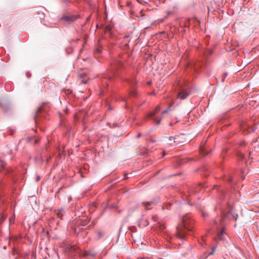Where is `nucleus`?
Instances as JSON below:
<instances>
[{
    "instance_id": "nucleus-12",
    "label": "nucleus",
    "mask_w": 259,
    "mask_h": 259,
    "mask_svg": "<svg viewBox=\"0 0 259 259\" xmlns=\"http://www.w3.org/2000/svg\"><path fill=\"white\" fill-rule=\"evenodd\" d=\"M149 225L148 220L144 218L143 216L139 221V226L140 227H145Z\"/></svg>"
},
{
    "instance_id": "nucleus-51",
    "label": "nucleus",
    "mask_w": 259,
    "mask_h": 259,
    "mask_svg": "<svg viewBox=\"0 0 259 259\" xmlns=\"http://www.w3.org/2000/svg\"><path fill=\"white\" fill-rule=\"evenodd\" d=\"M165 228V227L164 226H163L162 228Z\"/></svg>"
},
{
    "instance_id": "nucleus-47",
    "label": "nucleus",
    "mask_w": 259,
    "mask_h": 259,
    "mask_svg": "<svg viewBox=\"0 0 259 259\" xmlns=\"http://www.w3.org/2000/svg\"><path fill=\"white\" fill-rule=\"evenodd\" d=\"M163 154L162 156L161 157V158L163 157L164 156V155H165L164 154V151H163Z\"/></svg>"
},
{
    "instance_id": "nucleus-26",
    "label": "nucleus",
    "mask_w": 259,
    "mask_h": 259,
    "mask_svg": "<svg viewBox=\"0 0 259 259\" xmlns=\"http://www.w3.org/2000/svg\"><path fill=\"white\" fill-rule=\"evenodd\" d=\"M201 215L202 217H203L204 218L208 217V215L207 213H206L205 212H204V211H203L202 210H201Z\"/></svg>"
},
{
    "instance_id": "nucleus-15",
    "label": "nucleus",
    "mask_w": 259,
    "mask_h": 259,
    "mask_svg": "<svg viewBox=\"0 0 259 259\" xmlns=\"http://www.w3.org/2000/svg\"><path fill=\"white\" fill-rule=\"evenodd\" d=\"M200 171L201 173V175H203L204 176H208L209 169L207 166H203L200 168Z\"/></svg>"
},
{
    "instance_id": "nucleus-33",
    "label": "nucleus",
    "mask_w": 259,
    "mask_h": 259,
    "mask_svg": "<svg viewBox=\"0 0 259 259\" xmlns=\"http://www.w3.org/2000/svg\"><path fill=\"white\" fill-rule=\"evenodd\" d=\"M152 219L154 221L156 222L158 220V217L157 215H154L152 217Z\"/></svg>"
},
{
    "instance_id": "nucleus-36",
    "label": "nucleus",
    "mask_w": 259,
    "mask_h": 259,
    "mask_svg": "<svg viewBox=\"0 0 259 259\" xmlns=\"http://www.w3.org/2000/svg\"><path fill=\"white\" fill-rule=\"evenodd\" d=\"M40 179V176H37L36 178L35 181L37 182L39 181Z\"/></svg>"
},
{
    "instance_id": "nucleus-6",
    "label": "nucleus",
    "mask_w": 259,
    "mask_h": 259,
    "mask_svg": "<svg viewBox=\"0 0 259 259\" xmlns=\"http://www.w3.org/2000/svg\"><path fill=\"white\" fill-rule=\"evenodd\" d=\"M0 107L3 111L8 114L12 113L14 110V106L10 101L6 98L0 100Z\"/></svg>"
},
{
    "instance_id": "nucleus-19",
    "label": "nucleus",
    "mask_w": 259,
    "mask_h": 259,
    "mask_svg": "<svg viewBox=\"0 0 259 259\" xmlns=\"http://www.w3.org/2000/svg\"><path fill=\"white\" fill-rule=\"evenodd\" d=\"M215 248H216L215 246H213V247H212V248H211V252H209V253H205V254H204V256L205 258H206V257H207L208 256L212 255V254H213V253H214V251L215 250Z\"/></svg>"
},
{
    "instance_id": "nucleus-10",
    "label": "nucleus",
    "mask_w": 259,
    "mask_h": 259,
    "mask_svg": "<svg viewBox=\"0 0 259 259\" xmlns=\"http://www.w3.org/2000/svg\"><path fill=\"white\" fill-rule=\"evenodd\" d=\"M45 113L43 112V108L42 107H39L35 113L34 117L35 122L37 123L39 119L41 118V116H44Z\"/></svg>"
},
{
    "instance_id": "nucleus-42",
    "label": "nucleus",
    "mask_w": 259,
    "mask_h": 259,
    "mask_svg": "<svg viewBox=\"0 0 259 259\" xmlns=\"http://www.w3.org/2000/svg\"><path fill=\"white\" fill-rule=\"evenodd\" d=\"M227 75H228V73L227 72L224 73V77H225V78H226Z\"/></svg>"
},
{
    "instance_id": "nucleus-3",
    "label": "nucleus",
    "mask_w": 259,
    "mask_h": 259,
    "mask_svg": "<svg viewBox=\"0 0 259 259\" xmlns=\"http://www.w3.org/2000/svg\"><path fill=\"white\" fill-rule=\"evenodd\" d=\"M182 225L177 227L176 236L183 240L189 232L193 230V221L189 215H186L182 218Z\"/></svg>"
},
{
    "instance_id": "nucleus-9",
    "label": "nucleus",
    "mask_w": 259,
    "mask_h": 259,
    "mask_svg": "<svg viewBox=\"0 0 259 259\" xmlns=\"http://www.w3.org/2000/svg\"><path fill=\"white\" fill-rule=\"evenodd\" d=\"M159 111H160V107L157 106L156 107L154 111L149 113L147 114L148 117L149 118H150V119H152L153 120H154V122H155L157 124H159L161 122V119H158L157 118V117L156 116V113Z\"/></svg>"
},
{
    "instance_id": "nucleus-44",
    "label": "nucleus",
    "mask_w": 259,
    "mask_h": 259,
    "mask_svg": "<svg viewBox=\"0 0 259 259\" xmlns=\"http://www.w3.org/2000/svg\"><path fill=\"white\" fill-rule=\"evenodd\" d=\"M68 109L66 107V109H65V113H67V112H68Z\"/></svg>"
},
{
    "instance_id": "nucleus-21",
    "label": "nucleus",
    "mask_w": 259,
    "mask_h": 259,
    "mask_svg": "<svg viewBox=\"0 0 259 259\" xmlns=\"http://www.w3.org/2000/svg\"><path fill=\"white\" fill-rule=\"evenodd\" d=\"M103 236V233L101 231H97V235H96V239H100L101 238H102Z\"/></svg>"
},
{
    "instance_id": "nucleus-49",
    "label": "nucleus",
    "mask_w": 259,
    "mask_h": 259,
    "mask_svg": "<svg viewBox=\"0 0 259 259\" xmlns=\"http://www.w3.org/2000/svg\"><path fill=\"white\" fill-rule=\"evenodd\" d=\"M212 53V52L211 51H210L209 54H211Z\"/></svg>"
},
{
    "instance_id": "nucleus-45",
    "label": "nucleus",
    "mask_w": 259,
    "mask_h": 259,
    "mask_svg": "<svg viewBox=\"0 0 259 259\" xmlns=\"http://www.w3.org/2000/svg\"><path fill=\"white\" fill-rule=\"evenodd\" d=\"M108 109L110 110H112V108L111 106H109V107H108Z\"/></svg>"
},
{
    "instance_id": "nucleus-34",
    "label": "nucleus",
    "mask_w": 259,
    "mask_h": 259,
    "mask_svg": "<svg viewBox=\"0 0 259 259\" xmlns=\"http://www.w3.org/2000/svg\"><path fill=\"white\" fill-rule=\"evenodd\" d=\"M26 76L28 77V78H29L30 77L31 75V74L30 72H27L26 73Z\"/></svg>"
},
{
    "instance_id": "nucleus-2",
    "label": "nucleus",
    "mask_w": 259,
    "mask_h": 259,
    "mask_svg": "<svg viewBox=\"0 0 259 259\" xmlns=\"http://www.w3.org/2000/svg\"><path fill=\"white\" fill-rule=\"evenodd\" d=\"M110 66L111 68L109 70L100 76L101 83L103 88H106L108 85V81L114 75L115 71L123 68L124 64L120 59L114 58L111 61Z\"/></svg>"
},
{
    "instance_id": "nucleus-14",
    "label": "nucleus",
    "mask_w": 259,
    "mask_h": 259,
    "mask_svg": "<svg viewBox=\"0 0 259 259\" xmlns=\"http://www.w3.org/2000/svg\"><path fill=\"white\" fill-rule=\"evenodd\" d=\"M187 201L188 204L190 206H193V207H195L196 209L201 210V205H200V203H199V202L192 203L190 202V200L188 199H187Z\"/></svg>"
},
{
    "instance_id": "nucleus-7",
    "label": "nucleus",
    "mask_w": 259,
    "mask_h": 259,
    "mask_svg": "<svg viewBox=\"0 0 259 259\" xmlns=\"http://www.w3.org/2000/svg\"><path fill=\"white\" fill-rule=\"evenodd\" d=\"M206 64V62L205 60H198L196 61H193L192 63H190L186 71L187 72H196L199 69H201Z\"/></svg>"
},
{
    "instance_id": "nucleus-37",
    "label": "nucleus",
    "mask_w": 259,
    "mask_h": 259,
    "mask_svg": "<svg viewBox=\"0 0 259 259\" xmlns=\"http://www.w3.org/2000/svg\"><path fill=\"white\" fill-rule=\"evenodd\" d=\"M128 174H125V175H124V179H128V178H130V177H128Z\"/></svg>"
},
{
    "instance_id": "nucleus-43",
    "label": "nucleus",
    "mask_w": 259,
    "mask_h": 259,
    "mask_svg": "<svg viewBox=\"0 0 259 259\" xmlns=\"http://www.w3.org/2000/svg\"><path fill=\"white\" fill-rule=\"evenodd\" d=\"M225 78H226L225 77H223L222 79V82H224L225 80Z\"/></svg>"
},
{
    "instance_id": "nucleus-29",
    "label": "nucleus",
    "mask_w": 259,
    "mask_h": 259,
    "mask_svg": "<svg viewBox=\"0 0 259 259\" xmlns=\"http://www.w3.org/2000/svg\"><path fill=\"white\" fill-rule=\"evenodd\" d=\"M130 94L131 95V96H134V97H136L137 95V93L136 91L135 90H133L131 92H130Z\"/></svg>"
},
{
    "instance_id": "nucleus-39",
    "label": "nucleus",
    "mask_w": 259,
    "mask_h": 259,
    "mask_svg": "<svg viewBox=\"0 0 259 259\" xmlns=\"http://www.w3.org/2000/svg\"><path fill=\"white\" fill-rule=\"evenodd\" d=\"M63 3L66 5H68V0H62Z\"/></svg>"
},
{
    "instance_id": "nucleus-22",
    "label": "nucleus",
    "mask_w": 259,
    "mask_h": 259,
    "mask_svg": "<svg viewBox=\"0 0 259 259\" xmlns=\"http://www.w3.org/2000/svg\"><path fill=\"white\" fill-rule=\"evenodd\" d=\"M173 203V201L166 203L162 207L163 209L167 208L168 206H171Z\"/></svg>"
},
{
    "instance_id": "nucleus-4",
    "label": "nucleus",
    "mask_w": 259,
    "mask_h": 259,
    "mask_svg": "<svg viewBox=\"0 0 259 259\" xmlns=\"http://www.w3.org/2000/svg\"><path fill=\"white\" fill-rule=\"evenodd\" d=\"M178 86V98L180 100L185 99L190 94L189 81L186 80H184L183 82L179 81Z\"/></svg>"
},
{
    "instance_id": "nucleus-13",
    "label": "nucleus",
    "mask_w": 259,
    "mask_h": 259,
    "mask_svg": "<svg viewBox=\"0 0 259 259\" xmlns=\"http://www.w3.org/2000/svg\"><path fill=\"white\" fill-rule=\"evenodd\" d=\"M199 152L201 155L203 156H205L209 153H211V150H210L209 152H207L205 146L204 145H202L199 148Z\"/></svg>"
},
{
    "instance_id": "nucleus-31",
    "label": "nucleus",
    "mask_w": 259,
    "mask_h": 259,
    "mask_svg": "<svg viewBox=\"0 0 259 259\" xmlns=\"http://www.w3.org/2000/svg\"><path fill=\"white\" fill-rule=\"evenodd\" d=\"M88 80H81V83L82 84H87L88 83Z\"/></svg>"
},
{
    "instance_id": "nucleus-25",
    "label": "nucleus",
    "mask_w": 259,
    "mask_h": 259,
    "mask_svg": "<svg viewBox=\"0 0 259 259\" xmlns=\"http://www.w3.org/2000/svg\"><path fill=\"white\" fill-rule=\"evenodd\" d=\"M80 78H83L87 76V73L85 72H80L78 74Z\"/></svg>"
},
{
    "instance_id": "nucleus-16",
    "label": "nucleus",
    "mask_w": 259,
    "mask_h": 259,
    "mask_svg": "<svg viewBox=\"0 0 259 259\" xmlns=\"http://www.w3.org/2000/svg\"><path fill=\"white\" fill-rule=\"evenodd\" d=\"M64 213V209L63 208H61L57 211V215L61 220H63V217Z\"/></svg>"
},
{
    "instance_id": "nucleus-30",
    "label": "nucleus",
    "mask_w": 259,
    "mask_h": 259,
    "mask_svg": "<svg viewBox=\"0 0 259 259\" xmlns=\"http://www.w3.org/2000/svg\"><path fill=\"white\" fill-rule=\"evenodd\" d=\"M197 191V189H196V190H190V191H189V194H193V193H195Z\"/></svg>"
},
{
    "instance_id": "nucleus-28",
    "label": "nucleus",
    "mask_w": 259,
    "mask_h": 259,
    "mask_svg": "<svg viewBox=\"0 0 259 259\" xmlns=\"http://www.w3.org/2000/svg\"><path fill=\"white\" fill-rule=\"evenodd\" d=\"M176 138L174 137H169V140L170 141V142H169V144L170 145H171L172 144V142H175V140Z\"/></svg>"
},
{
    "instance_id": "nucleus-40",
    "label": "nucleus",
    "mask_w": 259,
    "mask_h": 259,
    "mask_svg": "<svg viewBox=\"0 0 259 259\" xmlns=\"http://www.w3.org/2000/svg\"><path fill=\"white\" fill-rule=\"evenodd\" d=\"M71 200H72V197H71V196H69V197L68 198V202H70Z\"/></svg>"
},
{
    "instance_id": "nucleus-32",
    "label": "nucleus",
    "mask_w": 259,
    "mask_h": 259,
    "mask_svg": "<svg viewBox=\"0 0 259 259\" xmlns=\"http://www.w3.org/2000/svg\"><path fill=\"white\" fill-rule=\"evenodd\" d=\"M198 187L200 188V189H204L205 188V185L204 184H200Z\"/></svg>"
},
{
    "instance_id": "nucleus-17",
    "label": "nucleus",
    "mask_w": 259,
    "mask_h": 259,
    "mask_svg": "<svg viewBox=\"0 0 259 259\" xmlns=\"http://www.w3.org/2000/svg\"><path fill=\"white\" fill-rule=\"evenodd\" d=\"M5 165H6L5 162H4L2 161H0V171L4 170V171H5V172L7 173V172H9V170H8L6 168Z\"/></svg>"
},
{
    "instance_id": "nucleus-24",
    "label": "nucleus",
    "mask_w": 259,
    "mask_h": 259,
    "mask_svg": "<svg viewBox=\"0 0 259 259\" xmlns=\"http://www.w3.org/2000/svg\"><path fill=\"white\" fill-rule=\"evenodd\" d=\"M160 201V199L159 197L156 196L153 199V204L154 205L155 203L159 202Z\"/></svg>"
},
{
    "instance_id": "nucleus-41",
    "label": "nucleus",
    "mask_w": 259,
    "mask_h": 259,
    "mask_svg": "<svg viewBox=\"0 0 259 259\" xmlns=\"http://www.w3.org/2000/svg\"><path fill=\"white\" fill-rule=\"evenodd\" d=\"M141 134L140 133H139L138 135L137 136V138H139L140 137H141Z\"/></svg>"
},
{
    "instance_id": "nucleus-46",
    "label": "nucleus",
    "mask_w": 259,
    "mask_h": 259,
    "mask_svg": "<svg viewBox=\"0 0 259 259\" xmlns=\"http://www.w3.org/2000/svg\"><path fill=\"white\" fill-rule=\"evenodd\" d=\"M10 131H11L12 132H13V130L12 129H10L9 130ZM11 135H12L13 134V133H11L10 134Z\"/></svg>"
},
{
    "instance_id": "nucleus-1",
    "label": "nucleus",
    "mask_w": 259,
    "mask_h": 259,
    "mask_svg": "<svg viewBox=\"0 0 259 259\" xmlns=\"http://www.w3.org/2000/svg\"><path fill=\"white\" fill-rule=\"evenodd\" d=\"M214 189H215L218 193L219 200L217 204L214 208L217 215L221 217V219L213 220V227L215 229L217 238L220 240H224V234L225 233V227L224 222L225 220H237L238 214L236 213L231 204L225 198V192L222 190L219 189L217 185L212 186Z\"/></svg>"
},
{
    "instance_id": "nucleus-23",
    "label": "nucleus",
    "mask_w": 259,
    "mask_h": 259,
    "mask_svg": "<svg viewBox=\"0 0 259 259\" xmlns=\"http://www.w3.org/2000/svg\"><path fill=\"white\" fill-rule=\"evenodd\" d=\"M142 204L145 207L153 205V202H143Z\"/></svg>"
},
{
    "instance_id": "nucleus-50",
    "label": "nucleus",
    "mask_w": 259,
    "mask_h": 259,
    "mask_svg": "<svg viewBox=\"0 0 259 259\" xmlns=\"http://www.w3.org/2000/svg\"><path fill=\"white\" fill-rule=\"evenodd\" d=\"M114 207V206L113 205H112L111 208H113Z\"/></svg>"
},
{
    "instance_id": "nucleus-38",
    "label": "nucleus",
    "mask_w": 259,
    "mask_h": 259,
    "mask_svg": "<svg viewBox=\"0 0 259 259\" xmlns=\"http://www.w3.org/2000/svg\"><path fill=\"white\" fill-rule=\"evenodd\" d=\"M168 109H166V110H164L163 111H162V114H165V113H166L168 112Z\"/></svg>"
},
{
    "instance_id": "nucleus-48",
    "label": "nucleus",
    "mask_w": 259,
    "mask_h": 259,
    "mask_svg": "<svg viewBox=\"0 0 259 259\" xmlns=\"http://www.w3.org/2000/svg\"><path fill=\"white\" fill-rule=\"evenodd\" d=\"M189 26V25H188V24H186L185 25V27H187V26Z\"/></svg>"
},
{
    "instance_id": "nucleus-11",
    "label": "nucleus",
    "mask_w": 259,
    "mask_h": 259,
    "mask_svg": "<svg viewBox=\"0 0 259 259\" xmlns=\"http://www.w3.org/2000/svg\"><path fill=\"white\" fill-rule=\"evenodd\" d=\"M241 130L246 131L249 133L254 132L255 131V128L250 127V126L246 123H243L240 125Z\"/></svg>"
},
{
    "instance_id": "nucleus-27",
    "label": "nucleus",
    "mask_w": 259,
    "mask_h": 259,
    "mask_svg": "<svg viewBox=\"0 0 259 259\" xmlns=\"http://www.w3.org/2000/svg\"><path fill=\"white\" fill-rule=\"evenodd\" d=\"M95 51L98 54H101L102 53V49L100 47H96L95 49Z\"/></svg>"
},
{
    "instance_id": "nucleus-35",
    "label": "nucleus",
    "mask_w": 259,
    "mask_h": 259,
    "mask_svg": "<svg viewBox=\"0 0 259 259\" xmlns=\"http://www.w3.org/2000/svg\"><path fill=\"white\" fill-rule=\"evenodd\" d=\"M130 36H131V34H128V35H125V36L123 37V39H126V38H129V37H130Z\"/></svg>"
},
{
    "instance_id": "nucleus-8",
    "label": "nucleus",
    "mask_w": 259,
    "mask_h": 259,
    "mask_svg": "<svg viewBox=\"0 0 259 259\" xmlns=\"http://www.w3.org/2000/svg\"><path fill=\"white\" fill-rule=\"evenodd\" d=\"M80 17L79 14H74V15H65L64 14L60 18V20L62 21L68 25H71L77 19Z\"/></svg>"
},
{
    "instance_id": "nucleus-5",
    "label": "nucleus",
    "mask_w": 259,
    "mask_h": 259,
    "mask_svg": "<svg viewBox=\"0 0 259 259\" xmlns=\"http://www.w3.org/2000/svg\"><path fill=\"white\" fill-rule=\"evenodd\" d=\"M90 223V221L87 219H78L74 221L71 227L75 233L79 235L80 232L83 230V227L87 226Z\"/></svg>"
},
{
    "instance_id": "nucleus-20",
    "label": "nucleus",
    "mask_w": 259,
    "mask_h": 259,
    "mask_svg": "<svg viewBox=\"0 0 259 259\" xmlns=\"http://www.w3.org/2000/svg\"><path fill=\"white\" fill-rule=\"evenodd\" d=\"M4 186L5 184L4 182L0 181V199H1L4 196V194L1 192V189H2Z\"/></svg>"
},
{
    "instance_id": "nucleus-18",
    "label": "nucleus",
    "mask_w": 259,
    "mask_h": 259,
    "mask_svg": "<svg viewBox=\"0 0 259 259\" xmlns=\"http://www.w3.org/2000/svg\"><path fill=\"white\" fill-rule=\"evenodd\" d=\"M224 181H226V182H228L229 183H230V184H233V178L230 175H228L227 176H225V177H224Z\"/></svg>"
}]
</instances>
